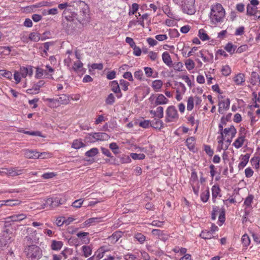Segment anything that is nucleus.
Listing matches in <instances>:
<instances>
[{
  "mask_svg": "<svg viewBox=\"0 0 260 260\" xmlns=\"http://www.w3.org/2000/svg\"><path fill=\"white\" fill-rule=\"evenodd\" d=\"M167 122L176 121L178 118L177 111L174 106H169L166 111Z\"/></svg>",
  "mask_w": 260,
  "mask_h": 260,
  "instance_id": "nucleus-4",
  "label": "nucleus"
},
{
  "mask_svg": "<svg viewBox=\"0 0 260 260\" xmlns=\"http://www.w3.org/2000/svg\"><path fill=\"white\" fill-rule=\"evenodd\" d=\"M26 218V215L25 214H14L7 217L6 222L20 221Z\"/></svg>",
  "mask_w": 260,
  "mask_h": 260,
  "instance_id": "nucleus-8",
  "label": "nucleus"
},
{
  "mask_svg": "<svg viewBox=\"0 0 260 260\" xmlns=\"http://www.w3.org/2000/svg\"><path fill=\"white\" fill-rule=\"evenodd\" d=\"M250 83L253 85H256L260 83V77L256 72H252L251 73Z\"/></svg>",
  "mask_w": 260,
  "mask_h": 260,
  "instance_id": "nucleus-19",
  "label": "nucleus"
},
{
  "mask_svg": "<svg viewBox=\"0 0 260 260\" xmlns=\"http://www.w3.org/2000/svg\"><path fill=\"white\" fill-rule=\"evenodd\" d=\"M185 64L188 70H191L194 68L195 64L193 61L190 59H187L185 62Z\"/></svg>",
  "mask_w": 260,
  "mask_h": 260,
  "instance_id": "nucleus-40",
  "label": "nucleus"
},
{
  "mask_svg": "<svg viewBox=\"0 0 260 260\" xmlns=\"http://www.w3.org/2000/svg\"><path fill=\"white\" fill-rule=\"evenodd\" d=\"M200 236L202 238L204 239H210L213 238L211 232L207 231H203Z\"/></svg>",
  "mask_w": 260,
  "mask_h": 260,
  "instance_id": "nucleus-35",
  "label": "nucleus"
},
{
  "mask_svg": "<svg viewBox=\"0 0 260 260\" xmlns=\"http://www.w3.org/2000/svg\"><path fill=\"white\" fill-rule=\"evenodd\" d=\"M7 172H2L5 173L8 176L14 177L21 175L22 173L23 170L18 169L17 168H12L9 169H6Z\"/></svg>",
  "mask_w": 260,
  "mask_h": 260,
  "instance_id": "nucleus-9",
  "label": "nucleus"
},
{
  "mask_svg": "<svg viewBox=\"0 0 260 260\" xmlns=\"http://www.w3.org/2000/svg\"><path fill=\"white\" fill-rule=\"evenodd\" d=\"M199 37L202 41H206L209 40V37L206 34L205 30L203 29H201L199 31Z\"/></svg>",
  "mask_w": 260,
  "mask_h": 260,
  "instance_id": "nucleus-29",
  "label": "nucleus"
},
{
  "mask_svg": "<svg viewBox=\"0 0 260 260\" xmlns=\"http://www.w3.org/2000/svg\"><path fill=\"white\" fill-rule=\"evenodd\" d=\"M244 78L243 74L239 73L234 78V81L237 85H241L245 81Z\"/></svg>",
  "mask_w": 260,
  "mask_h": 260,
  "instance_id": "nucleus-21",
  "label": "nucleus"
},
{
  "mask_svg": "<svg viewBox=\"0 0 260 260\" xmlns=\"http://www.w3.org/2000/svg\"><path fill=\"white\" fill-rule=\"evenodd\" d=\"M162 86V82L160 80H156L153 81L152 86L153 89L157 91Z\"/></svg>",
  "mask_w": 260,
  "mask_h": 260,
  "instance_id": "nucleus-25",
  "label": "nucleus"
},
{
  "mask_svg": "<svg viewBox=\"0 0 260 260\" xmlns=\"http://www.w3.org/2000/svg\"><path fill=\"white\" fill-rule=\"evenodd\" d=\"M136 239L141 243H143L145 240V236L141 233H138L135 235Z\"/></svg>",
  "mask_w": 260,
  "mask_h": 260,
  "instance_id": "nucleus-55",
  "label": "nucleus"
},
{
  "mask_svg": "<svg viewBox=\"0 0 260 260\" xmlns=\"http://www.w3.org/2000/svg\"><path fill=\"white\" fill-rule=\"evenodd\" d=\"M29 39L34 42H38L40 40V37L38 33L31 32L29 36Z\"/></svg>",
  "mask_w": 260,
  "mask_h": 260,
  "instance_id": "nucleus-41",
  "label": "nucleus"
},
{
  "mask_svg": "<svg viewBox=\"0 0 260 260\" xmlns=\"http://www.w3.org/2000/svg\"><path fill=\"white\" fill-rule=\"evenodd\" d=\"M250 157V154L246 153L244 155H241V162L238 165V168L239 170L242 169L244 168L249 161Z\"/></svg>",
  "mask_w": 260,
  "mask_h": 260,
  "instance_id": "nucleus-14",
  "label": "nucleus"
},
{
  "mask_svg": "<svg viewBox=\"0 0 260 260\" xmlns=\"http://www.w3.org/2000/svg\"><path fill=\"white\" fill-rule=\"evenodd\" d=\"M62 16L68 22H73L76 20L77 13L73 11V8L70 7L68 9H66L63 13Z\"/></svg>",
  "mask_w": 260,
  "mask_h": 260,
  "instance_id": "nucleus-6",
  "label": "nucleus"
},
{
  "mask_svg": "<svg viewBox=\"0 0 260 260\" xmlns=\"http://www.w3.org/2000/svg\"><path fill=\"white\" fill-rule=\"evenodd\" d=\"M109 147L114 154L118 153V146L116 143H111Z\"/></svg>",
  "mask_w": 260,
  "mask_h": 260,
  "instance_id": "nucleus-51",
  "label": "nucleus"
},
{
  "mask_svg": "<svg viewBox=\"0 0 260 260\" xmlns=\"http://www.w3.org/2000/svg\"><path fill=\"white\" fill-rule=\"evenodd\" d=\"M247 49L248 46L247 45H241L237 49L236 52L238 53H241L246 51Z\"/></svg>",
  "mask_w": 260,
  "mask_h": 260,
  "instance_id": "nucleus-63",
  "label": "nucleus"
},
{
  "mask_svg": "<svg viewBox=\"0 0 260 260\" xmlns=\"http://www.w3.org/2000/svg\"><path fill=\"white\" fill-rule=\"evenodd\" d=\"M0 75L9 79H11L13 77L12 73L10 71L6 70H0Z\"/></svg>",
  "mask_w": 260,
  "mask_h": 260,
  "instance_id": "nucleus-44",
  "label": "nucleus"
},
{
  "mask_svg": "<svg viewBox=\"0 0 260 260\" xmlns=\"http://www.w3.org/2000/svg\"><path fill=\"white\" fill-rule=\"evenodd\" d=\"M162 59L167 66H171L172 64V61L168 52H165L162 53Z\"/></svg>",
  "mask_w": 260,
  "mask_h": 260,
  "instance_id": "nucleus-20",
  "label": "nucleus"
},
{
  "mask_svg": "<svg viewBox=\"0 0 260 260\" xmlns=\"http://www.w3.org/2000/svg\"><path fill=\"white\" fill-rule=\"evenodd\" d=\"M195 0H184L182 9L184 13L187 14H193L195 12L194 4Z\"/></svg>",
  "mask_w": 260,
  "mask_h": 260,
  "instance_id": "nucleus-5",
  "label": "nucleus"
},
{
  "mask_svg": "<svg viewBox=\"0 0 260 260\" xmlns=\"http://www.w3.org/2000/svg\"><path fill=\"white\" fill-rule=\"evenodd\" d=\"M253 196L249 194L245 200L244 204L246 208L251 207V203L253 199Z\"/></svg>",
  "mask_w": 260,
  "mask_h": 260,
  "instance_id": "nucleus-28",
  "label": "nucleus"
},
{
  "mask_svg": "<svg viewBox=\"0 0 260 260\" xmlns=\"http://www.w3.org/2000/svg\"><path fill=\"white\" fill-rule=\"evenodd\" d=\"M221 72L223 75L227 76L231 74V70L229 66H225L222 67Z\"/></svg>",
  "mask_w": 260,
  "mask_h": 260,
  "instance_id": "nucleus-47",
  "label": "nucleus"
},
{
  "mask_svg": "<svg viewBox=\"0 0 260 260\" xmlns=\"http://www.w3.org/2000/svg\"><path fill=\"white\" fill-rule=\"evenodd\" d=\"M225 219V210L224 209H221V210L219 213V215L218 217L219 221L221 223H223L224 222Z\"/></svg>",
  "mask_w": 260,
  "mask_h": 260,
  "instance_id": "nucleus-58",
  "label": "nucleus"
},
{
  "mask_svg": "<svg viewBox=\"0 0 260 260\" xmlns=\"http://www.w3.org/2000/svg\"><path fill=\"white\" fill-rule=\"evenodd\" d=\"M24 156L27 158L36 159L42 158V155H38V152L32 150H25L24 151Z\"/></svg>",
  "mask_w": 260,
  "mask_h": 260,
  "instance_id": "nucleus-10",
  "label": "nucleus"
},
{
  "mask_svg": "<svg viewBox=\"0 0 260 260\" xmlns=\"http://www.w3.org/2000/svg\"><path fill=\"white\" fill-rule=\"evenodd\" d=\"M111 90L114 93H119L120 89L119 84L116 81H113L111 82Z\"/></svg>",
  "mask_w": 260,
  "mask_h": 260,
  "instance_id": "nucleus-30",
  "label": "nucleus"
},
{
  "mask_svg": "<svg viewBox=\"0 0 260 260\" xmlns=\"http://www.w3.org/2000/svg\"><path fill=\"white\" fill-rule=\"evenodd\" d=\"M83 67V63L80 61L78 60L77 62H74L73 69L75 71H79Z\"/></svg>",
  "mask_w": 260,
  "mask_h": 260,
  "instance_id": "nucleus-52",
  "label": "nucleus"
},
{
  "mask_svg": "<svg viewBox=\"0 0 260 260\" xmlns=\"http://www.w3.org/2000/svg\"><path fill=\"white\" fill-rule=\"evenodd\" d=\"M83 203V201L82 200V199L77 200L72 203V206L78 208L82 206Z\"/></svg>",
  "mask_w": 260,
  "mask_h": 260,
  "instance_id": "nucleus-64",
  "label": "nucleus"
},
{
  "mask_svg": "<svg viewBox=\"0 0 260 260\" xmlns=\"http://www.w3.org/2000/svg\"><path fill=\"white\" fill-rule=\"evenodd\" d=\"M138 8L139 5L137 4L134 3L132 5V8L129 12V15L134 14L135 13H136V12L138 10Z\"/></svg>",
  "mask_w": 260,
  "mask_h": 260,
  "instance_id": "nucleus-60",
  "label": "nucleus"
},
{
  "mask_svg": "<svg viewBox=\"0 0 260 260\" xmlns=\"http://www.w3.org/2000/svg\"><path fill=\"white\" fill-rule=\"evenodd\" d=\"M210 197V192L209 188H207L204 191H203L201 194V200L203 202H207Z\"/></svg>",
  "mask_w": 260,
  "mask_h": 260,
  "instance_id": "nucleus-27",
  "label": "nucleus"
},
{
  "mask_svg": "<svg viewBox=\"0 0 260 260\" xmlns=\"http://www.w3.org/2000/svg\"><path fill=\"white\" fill-rule=\"evenodd\" d=\"M85 146V144H84L80 139L75 140L72 145V147L76 149H78Z\"/></svg>",
  "mask_w": 260,
  "mask_h": 260,
  "instance_id": "nucleus-24",
  "label": "nucleus"
},
{
  "mask_svg": "<svg viewBox=\"0 0 260 260\" xmlns=\"http://www.w3.org/2000/svg\"><path fill=\"white\" fill-rule=\"evenodd\" d=\"M105 251L103 247H101L100 248H99L96 252L95 254L96 255V257L99 259L102 258L104 256V254L105 253Z\"/></svg>",
  "mask_w": 260,
  "mask_h": 260,
  "instance_id": "nucleus-56",
  "label": "nucleus"
},
{
  "mask_svg": "<svg viewBox=\"0 0 260 260\" xmlns=\"http://www.w3.org/2000/svg\"><path fill=\"white\" fill-rule=\"evenodd\" d=\"M144 71H145V75L147 77H152V74L153 72L152 68H149V67H145Z\"/></svg>",
  "mask_w": 260,
  "mask_h": 260,
  "instance_id": "nucleus-59",
  "label": "nucleus"
},
{
  "mask_svg": "<svg viewBox=\"0 0 260 260\" xmlns=\"http://www.w3.org/2000/svg\"><path fill=\"white\" fill-rule=\"evenodd\" d=\"M101 217H93L88 219L85 221V224L88 225L93 223H98L101 221Z\"/></svg>",
  "mask_w": 260,
  "mask_h": 260,
  "instance_id": "nucleus-39",
  "label": "nucleus"
},
{
  "mask_svg": "<svg viewBox=\"0 0 260 260\" xmlns=\"http://www.w3.org/2000/svg\"><path fill=\"white\" fill-rule=\"evenodd\" d=\"M76 20L83 25L86 24L89 22V15L84 11H80L79 14H77Z\"/></svg>",
  "mask_w": 260,
  "mask_h": 260,
  "instance_id": "nucleus-7",
  "label": "nucleus"
},
{
  "mask_svg": "<svg viewBox=\"0 0 260 260\" xmlns=\"http://www.w3.org/2000/svg\"><path fill=\"white\" fill-rule=\"evenodd\" d=\"M62 245L63 244L61 241L53 240L51 247L52 250H58L61 248Z\"/></svg>",
  "mask_w": 260,
  "mask_h": 260,
  "instance_id": "nucleus-23",
  "label": "nucleus"
},
{
  "mask_svg": "<svg viewBox=\"0 0 260 260\" xmlns=\"http://www.w3.org/2000/svg\"><path fill=\"white\" fill-rule=\"evenodd\" d=\"M92 135L95 141H107L110 138L109 135L105 133H93Z\"/></svg>",
  "mask_w": 260,
  "mask_h": 260,
  "instance_id": "nucleus-11",
  "label": "nucleus"
},
{
  "mask_svg": "<svg viewBox=\"0 0 260 260\" xmlns=\"http://www.w3.org/2000/svg\"><path fill=\"white\" fill-rule=\"evenodd\" d=\"M139 126L143 128H148L151 126V122L150 120H145L139 123Z\"/></svg>",
  "mask_w": 260,
  "mask_h": 260,
  "instance_id": "nucleus-53",
  "label": "nucleus"
},
{
  "mask_svg": "<svg viewBox=\"0 0 260 260\" xmlns=\"http://www.w3.org/2000/svg\"><path fill=\"white\" fill-rule=\"evenodd\" d=\"M245 140V136L240 134V136L235 140L233 143V146L236 148H239L243 145Z\"/></svg>",
  "mask_w": 260,
  "mask_h": 260,
  "instance_id": "nucleus-17",
  "label": "nucleus"
},
{
  "mask_svg": "<svg viewBox=\"0 0 260 260\" xmlns=\"http://www.w3.org/2000/svg\"><path fill=\"white\" fill-rule=\"evenodd\" d=\"M99 153V150L96 148H93L85 153V156L87 157H93Z\"/></svg>",
  "mask_w": 260,
  "mask_h": 260,
  "instance_id": "nucleus-31",
  "label": "nucleus"
},
{
  "mask_svg": "<svg viewBox=\"0 0 260 260\" xmlns=\"http://www.w3.org/2000/svg\"><path fill=\"white\" fill-rule=\"evenodd\" d=\"M120 85L121 86L123 90L126 91L128 89V86L129 85V83L124 80L121 79L120 80Z\"/></svg>",
  "mask_w": 260,
  "mask_h": 260,
  "instance_id": "nucleus-57",
  "label": "nucleus"
},
{
  "mask_svg": "<svg viewBox=\"0 0 260 260\" xmlns=\"http://www.w3.org/2000/svg\"><path fill=\"white\" fill-rule=\"evenodd\" d=\"M221 209H220L219 207L215 206L213 207V210L211 214V218L212 220H215L216 218L217 215L221 211Z\"/></svg>",
  "mask_w": 260,
  "mask_h": 260,
  "instance_id": "nucleus-36",
  "label": "nucleus"
},
{
  "mask_svg": "<svg viewBox=\"0 0 260 260\" xmlns=\"http://www.w3.org/2000/svg\"><path fill=\"white\" fill-rule=\"evenodd\" d=\"M55 101L60 104H68L70 102L69 96L66 94H61L56 98Z\"/></svg>",
  "mask_w": 260,
  "mask_h": 260,
  "instance_id": "nucleus-18",
  "label": "nucleus"
},
{
  "mask_svg": "<svg viewBox=\"0 0 260 260\" xmlns=\"http://www.w3.org/2000/svg\"><path fill=\"white\" fill-rule=\"evenodd\" d=\"M193 98L192 96L189 97L187 100V109L188 111H191L193 108Z\"/></svg>",
  "mask_w": 260,
  "mask_h": 260,
  "instance_id": "nucleus-49",
  "label": "nucleus"
},
{
  "mask_svg": "<svg viewBox=\"0 0 260 260\" xmlns=\"http://www.w3.org/2000/svg\"><path fill=\"white\" fill-rule=\"evenodd\" d=\"M242 242L244 246H248L250 242L249 237L247 234H244L242 237Z\"/></svg>",
  "mask_w": 260,
  "mask_h": 260,
  "instance_id": "nucleus-45",
  "label": "nucleus"
},
{
  "mask_svg": "<svg viewBox=\"0 0 260 260\" xmlns=\"http://www.w3.org/2000/svg\"><path fill=\"white\" fill-rule=\"evenodd\" d=\"M168 102V100L162 94H159L155 100V105H164Z\"/></svg>",
  "mask_w": 260,
  "mask_h": 260,
  "instance_id": "nucleus-15",
  "label": "nucleus"
},
{
  "mask_svg": "<svg viewBox=\"0 0 260 260\" xmlns=\"http://www.w3.org/2000/svg\"><path fill=\"white\" fill-rule=\"evenodd\" d=\"M19 72L23 78H25L28 75V67H21L20 68Z\"/></svg>",
  "mask_w": 260,
  "mask_h": 260,
  "instance_id": "nucleus-50",
  "label": "nucleus"
},
{
  "mask_svg": "<svg viewBox=\"0 0 260 260\" xmlns=\"http://www.w3.org/2000/svg\"><path fill=\"white\" fill-rule=\"evenodd\" d=\"M155 117L160 119L164 116V109L162 107H158L155 111Z\"/></svg>",
  "mask_w": 260,
  "mask_h": 260,
  "instance_id": "nucleus-42",
  "label": "nucleus"
},
{
  "mask_svg": "<svg viewBox=\"0 0 260 260\" xmlns=\"http://www.w3.org/2000/svg\"><path fill=\"white\" fill-rule=\"evenodd\" d=\"M82 250L84 253V255L86 257L91 254L92 250L89 246H83Z\"/></svg>",
  "mask_w": 260,
  "mask_h": 260,
  "instance_id": "nucleus-38",
  "label": "nucleus"
},
{
  "mask_svg": "<svg viewBox=\"0 0 260 260\" xmlns=\"http://www.w3.org/2000/svg\"><path fill=\"white\" fill-rule=\"evenodd\" d=\"M6 206H13L19 205L21 202L18 200H8L5 201Z\"/></svg>",
  "mask_w": 260,
  "mask_h": 260,
  "instance_id": "nucleus-33",
  "label": "nucleus"
},
{
  "mask_svg": "<svg viewBox=\"0 0 260 260\" xmlns=\"http://www.w3.org/2000/svg\"><path fill=\"white\" fill-rule=\"evenodd\" d=\"M259 161L260 158L258 156H254L252 157L250 162L253 166H254L256 169H258L259 167Z\"/></svg>",
  "mask_w": 260,
  "mask_h": 260,
  "instance_id": "nucleus-34",
  "label": "nucleus"
},
{
  "mask_svg": "<svg viewBox=\"0 0 260 260\" xmlns=\"http://www.w3.org/2000/svg\"><path fill=\"white\" fill-rule=\"evenodd\" d=\"M46 206H49L51 208H54L53 199L49 198L47 199L45 202V203L42 205L41 208L44 209Z\"/></svg>",
  "mask_w": 260,
  "mask_h": 260,
  "instance_id": "nucleus-48",
  "label": "nucleus"
},
{
  "mask_svg": "<svg viewBox=\"0 0 260 260\" xmlns=\"http://www.w3.org/2000/svg\"><path fill=\"white\" fill-rule=\"evenodd\" d=\"M151 126L155 129H160L163 127V122L159 118H154L151 122Z\"/></svg>",
  "mask_w": 260,
  "mask_h": 260,
  "instance_id": "nucleus-16",
  "label": "nucleus"
},
{
  "mask_svg": "<svg viewBox=\"0 0 260 260\" xmlns=\"http://www.w3.org/2000/svg\"><path fill=\"white\" fill-rule=\"evenodd\" d=\"M256 10V8L253 7L249 5L247 6V14L248 15L253 16Z\"/></svg>",
  "mask_w": 260,
  "mask_h": 260,
  "instance_id": "nucleus-43",
  "label": "nucleus"
},
{
  "mask_svg": "<svg viewBox=\"0 0 260 260\" xmlns=\"http://www.w3.org/2000/svg\"><path fill=\"white\" fill-rule=\"evenodd\" d=\"M230 101L229 99H226L225 101H221L218 103V112L220 113H223V109L227 110L230 107Z\"/></svg>",
  "mask_w": 260,
  "mask_h": 260,
  "instance_id": "nucleus-12",
  "label": "nucleus"
},
{
  "mask_svg": "<svg viewBox=\"0 0 260 260\" xmlns=\"http://www.w3.org/2000/svg\"><path fill=\"white\" fill-rule=\"evenodd\" d=\"M220 189L218 186L214 185L212 188V198L213 201L215 202V199L216 198L220 192Z\"/></svg>",
  "mask_w": 260,
  "mask_h": 260,
  "instance_id": "nucleus-32",
  "label": "nucleus"
},
{
  "mask_svg": "<svg viewBox=\"0 0 260 260\" xmlns=\"http://www.w3.org/2000/svg\"><path fill=\"white\" fill-rule=\"evenodd\" d=\"M115 100V99L113 94L110 93L106 99L105 103L107 105H112L114 103Z\"/></svg>",
  "mask_w": 260,
  "mask_h": 260,
  "instance_id": "nucleus-37",
  "label": "nucleus"
},
{
  "mask_svg": "<svg viewBox=\"0 0 260 260\" xmlns=\"http://www.w3.org/2000/svg\"><path fill=\"white\" fill-rule=\"evenodd\" d=\"M13 233L7 230L0 235V250H4L12 241Z\"/></svg>",
  "mask_w": 260,
  "mask_h": 260,
  "instance_id": "nucleus-3",
  "label": "nucleus"
},
{
  "mask_svg": "<svg viewBox=\"0 0 260 260\" xmlns=\"http://www.w3.org/2000/svg\"><path fill=\"white\" fill-rule=\"evenodd\" d=\"M131 156L132 158L135 160L136 159H143L145 157V155L143 153H132L131 154Z\"/></svg>",
  "mask_w": 260,
  "mask_h": 260,
  "instance_id": "nucleus-46",
  "label": "nucleus"
},
{
  "mask_svg": "<svg viewBox=\"0 0 260 260\" xmlns=\"http://www.w3.org/2000/svg\"><path fill=\"white\" fill-rule=\"evenodd\" d=\"M224 49L230 53L233 54L237 49V46L233 45L231 43H228L224 47Z\"/></svg>",
  "mask_w": 260,
  "mask_h": 260,
  "instance_id": "nucleus-26",
  "label": "nucleus"
},
{
  "mask_svg": "<svg viewBox=\"0 0 260 260\" xmlns=\"http://www.w3.org/2000/svg\"><path fill=\"white\" fill-rule=\"evenodd\" d=\"M196 138L194 137H190L186 140V143L189 150H193L194 148Z\"/></svg>",
  "mask_w": 260,
  "mask_h": 260,
  "instance_id": "nucleus-22",
  "label": "nucleus"
},
{
  "mask_svg": "<svg viewBox=\"0 0 260 260\" xmlns=\"http://www.w3.org/2000/svg\"><path fill=\"white\" fill-rule=\"evenodd\" d=\"M56 175V174L53 172H49V173H46L42 175V177L44 179H48L50 178H52L53 177H54Z\"/></svg>",
  "mask_w": 260,
  "mask_h": 260,
  "instance_id": "nucleus-61",
  "label": "nucleus"
},
{
  "mask_svg": "<svg viewBox=\"0 0 260 260\" xmlns=\"http://www.w3.org/2000/svg\"><path fill=\"white\" fill-rule=\"evenodd\" d=\"M134 77L135 78L142 80H143V73L141 70L136 71L134 73Z\"/></svg>",
  "mask_w": 260,
  "mask_h": 260,
  "instance_id": "nucleus-54",
  "label": "nucleus"
},
{
  "mask_svg": "<svg viewBox=\"0 0 260 260\" xmlns=\"http://www.w3.org/2000/svg\"><path fill=\"white\" fill-rule=\"evenodd\" d=\"M24 252L28 258L31 259H39L42 255V251L39 247L31 245L25 247Z\"/></svg>",
  "mask_w": 260,
  "mask_h": 260,
  "instance_id": "nucleus-2",
  "label": "nucleus"
},
{
  "mask_svg": "<svg viewBox=\"0 0 260 260\" xmlns=\"http://www.w3.org/2000/svg\"><path fill=\"white\" fill-rule=\"evenodd\" d=\"M44 84V81H40L37 83V84H35L34 85V87L35 88V91L36 93H38L39 90L41 87H42Z\"/></svg>",
  "mask_w": 260,
  "mask_h": 260,
  "instance_id": "nucleus-62",
  "label": "nucleus"
},
{
  "mask_svg": "<svg viewBox=\"0 0 260 260\" xmlns=\"http://www.w3.org/2000/svg\"><path fill=\"white\" fill-rule=\"evenodd\" d=\"M222 133L225 137L228 135H231L232 138H233L235 136L237 131L235 127L231 125L230 127L224 128Z\"/></svg>",
  "mask_w": 260,
  "mask_h": 260,
  "instance_id": "nucleus-13",
  "label": "nucleus"
},
{
  "mask_svg": "<svg viewBox=\"0 0 260 260\" xmlns=\"http://www.w3.org/2000/svg\"><path fill=\"white\" fill-rule=\"evenodd\" d=\"M225 14V10L221 4L212 5L209 15L211 23L216 25L218 23L222 22Z\"/></svg>",
  "mask_w": 260,
  "mask_h": 260,
  "instance_id": "nucleus-1",
  "label": "nucleus"
}]
</instances>
